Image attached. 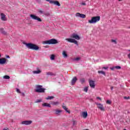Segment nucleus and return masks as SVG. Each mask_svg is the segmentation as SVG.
<instances>
[{
    "mask_svg": "<svg viewBox=\"0 0 130 130\" xmlns=\"http://www.w3.org/2000/svg\"><path fill=\"white\" fill-rule=\"evenodd\" d=\"M70 37L71 38H67L65 39V40L68 41V42H70L71 43H75L77 46L79 45V44H78V41H77V40H80V39H81V38H80V36H79V35L73 33L71 35Z\"/></svg>",
    "mask_w": 130,
    "mask_h": 130,
    "instance_id": "obj_1",
    "label": "nucleus"
},
{
    "mask_svg": "<svg viewBox=\"0 0 130 130\" xmlns=\"http://www.w3.org/2000/svg\"><path fill=\"white\" fill-rule=\"evenodd\" d=\"M23 43L24 45H26V47L29 49H32L33 50H38L39 49V47L35 44L32 43H26L25 42H23Z\"/></svg>",
    "mask_w": 130,
    "mask_h": 130,
    "instance_id": "obj_2",
    "label": "nucleus"
},
{
    "mask_svg": "<svg viewBox=\"0 0 130 130\" xmlns=\"http://www.w3.org/2000/svg\"><path fill=\"white\" fill-rule=\"evenodd\" d=\"M43 86H42V85H36V89L35 90V92L37 93H44L46 89L43 88Z\"/></svg>",
    "mask_w": 130,
    "mask_h": 130,
    "instance_id": "obj_3",
    "label": "nucleus"
},
{
    "mask_svg": "<svg viewBox=\"0 0 130 130\" xmlns=\"http://www.w3.org/2000/svg\"><path fill=\"white\" fill-rule=\"evenodd\" d=\"M99 21H100V16H95L92 17L91 20H89L88 23L89 24H96Z\"/></svg>",
    "mask_w": 130,
    "mask_h": 130,
    "instance_id": "obj_4",
    "label": "nucleus"
},
{
    "mask_svg": "<svg viewBox=\"0 0 130 130\" xmlns=\"http://www.w3.org/2000/svg\"><path fill=\"white\" fill-rule=\"evenodd\" d=\"M58 43L57 40L54 39H51L43 42V44H56Z\"/></svg>",
    "mask_w": 130,
    "mask_h": 130,
    "instance_id": "obj_5",
    "label": "nucleus"
},
{
    "mask_svg": "<svg viewBox=\"0 0 130 130\" xmlns=\"http://www.w3.org/2000/svg\"><path fill=\"white\" fill-rule=\"evenodd\" d=\"M29 17L32 19V20H37L38 22H42V20L41 18H39L38 16L34 15V14H30Z\"/></svg>",
    "mask_w": 130,
    "mask_h": 130,
    "instance_id": "obj_6",
    "label": "nucleus"
},
{
    "mask_svg": "<svg viewBox=\"0 0 130 130\" xmlns=\"http://www.w3.org/2000/svg\"><path fill=\"white\" fill-rule=\"evenodd\" d=\"M96 105L98 106V108L99 109H100L102 111H105V109L104 108V107H103V105L98 103H96Z\"/></svg>",
    "mask_w": 130,
    "mask_h": 130,
    "instance_id": "obj_7",
    "label": "nucleus"
},
{
    "mask_svg": "<svg viewBox=\"0 0 130 130\" xmlns=\"http://www.w3.org/2000/svg\"><path fill=\"white\" fill-rule=\"evenodd\" d=\"M32 122L31 120H25L22 121L21 124H24L25 125H29V124H31Z\"/></svg>",
    "mask_w": 130,
    "mask_h": 130,
    "instance_id": "obj_8",
    "label": "nucleus"
},
{
    "mask_svg": "<svg viewBox=\"0 0 130 130\" xmlns=\"http://www.w3.org/2000/svg\"><path fill=\"white\" fill-rule=\"evenodd\" d=\"M75 16L76 17H78L79 18H82V19H85V18H86V15L81 14L80 13H77Z\"/></svg>",
    "mask_w": 130,
    "mask_h": 130,
    "instance_id": "obj_9",
    "label": "nucleus"
},
{
    "mask_svg": "<svg viewBox=\"0 0 130 130\" xmlns=\"http://www.w3.org/2000/svg\"><path fill=\"white\" fill-rule=\"evenodd\" d=\"M89 86L92 89H94L95 88V82L93 80H90L89 81Z\"/></svg>",
    "mask_w": 130,
    "mask_h": 130,
    "instance_id": "obj_10",
    "label": "nucleus"
},
{
    "mask_svg": "<svg viewBox=\"0 0 130 130\" xmlns=\"http://www.w3.org/2000/svg\"><path fill=\"white\" fill-rule=\"evenodd\" d=\"M41 70L38 68H37V71H34L32 73L35 75H39V74H41Z\"/></svg>",
    "mask_w": 130,
    "mask_h": 130,
    "instance_id": "obj_11",
    "label": "nucleus"
},
{
    "mask_svg": "<svg viewBox=\"0 0 130 130\" xmlns=\"http://www.w3.org/2000/svg\"><path fill=\"white\" fill-rule=\"evenodd\" d=\"M1 19L2 21H7V17H6V15H5L4 13H1Z\"/></svg>",
    "mask_w": 130,
    "mask_h": 130,
    "instance_id": "obj_12",
    "label": "nucleus"
},
{
    "mask_svg": "<svg viewBox=\"0 0 130 130\" xmlns=\"http://www.w3.org/2000/svg\"><path fill=\"white\" fill-rule=\"evenodd\" d=\"M7 61L6 58H0V64H5Z\"/></svg>",
    "mask_w": 130,
    "mask_h": 130,
    "instance_id": "obj_13",
    "label": "nucleus"
},
{
    "mask_svg": "<svg viewBox=\"0 0 130 130\" xmlns=\"http://www.w3.org/2000/svg\"><path fill=\"white\" fill-rule=\"evenodd\" d=\"M51 4H53V5H55V6H57L58 7H60V4H59V2L58 1H51Z\"/></svg>",
    "mask_w": 130,
    "mask_h": 130,
    "instance_id": "obj_14",
    "label": "nucleus"
},
{
    "mask_svg": "<svg viewBox=\"0 0 130 130\" xmlns=\"http://www.w3.org/2000/svg\"><path fill=\"white\" fill-rule=\"evenodd\" d=\"M81 116L83 117V118H87L88 116V113L86 112H82L81 113Z\"/></svg>",
    "mask_w": 130,
    "mask_h": 130,
    "instance_id": "obj_15",
    "label": "nucleus"
},
{
    "mask_svg": "<svg viewBox=\"0 0 130 130\" xmlns=\"http://www.w3.org/2000/svg\"><path fill=\"white\" fill-rule=\"evenodd\" d=\"M77 77H74L71 81L72 85H75V84L77 82Z\"/></svg>",
    "mask_w": 130,
    "mask_h": 130,
    "instance_id": "obj_16",
    "label": "nucleus"
},
{
    "mask_svg": "<svg viewBox=\"0 0 130 130\" xmlns=\"http://www.w3.org/2000/svg\"><path fill=\"white\" fill-rule=\"evenodd\" d=\"M42 106H43V107H51V106H50V104L47 103H44L42 104Z\"/></svg>",
    "mask_w": 130,
    "mask_h": 130,
    "instance_id": "obj_17",
    "label": "nucleus"
},
{
    "mask_svg": "<svg viewBox=\"0 0 130 130\" xmlns=\"http://www.w3.org/2000/svg\"><path fill=\"white\" fill-rule=\"evenodd\" d=\"M55 114H57V115H59L61 112H62V111L60 110H55Z\"/></svg>",
    "mask_w": 130,
    "mask_h": 130,
    "instance_id": "obj_18",
    "label": "nucleus"
},
{
    "mask_svg": "<svg viewBox=\"0 0 130 130\" xmlns=\"http://www.w3.org/2000/svg\"><path fill=\"white\" fill-rule=\"evenodd\" d=\"M46 75L47 76H55V74H54L53 73L50 72H46Z\"/></svg>",
    "mask_w": 130,
    "mask_h": 130,
    "instance_id": "obj_19",
    "label": "nucleus"
},
{
    "mask_svg": "<svg viewBox=\"0 0 130 130\" xmlns=\"http://www.w3.org/2000/svg\"><path fill=\"white\" fill-rule=\"evenodd\" d=\"M98 73V74H102V75H103L104 76H106V73L103 71H99Z\"/></svg>",
    "mask_w": 130,
    "mask_h": 130,
    "instance_id": "obj_20",
    "label": "nucleus"
},
{
    "mask_svg": "<svg viewBox=\"0 0 130 130\" xmlns=\"http://www.w3.org/2000/svg\"><path fill=\"white\" fill-rule=\"evenodd\" d=\"M62 55L64 58L68 57V54H67V52H66V51H63Z\"/></svg>",
    "mask_w": 130,
    "mask_h": 130,
    "instance_id": "obj_21",
    "label": "nucleus"
},
{
    "mask_svg": "<svg viewBox=\"0 0 130 130\" xmlns=\"http://www.w3.org/2000/svg\"><path fill=\"white\" fill-rule=\"evenodd\" d=\"M54 58H55V55H54V54H52L50 55L51 60H54Z\"/></svg>",
    "mask_w": 130,
    "mask_h": 130,
    "instance_id": "obj_22",
    "label": "nucleus"
},
{
    "mask_svg": "<svg viewBox=\"0 0 130 130\" xmlns=\"http://www.w3.org/2000/svg\"><path fill=\"white\" fill-rule=\"evenodd\" d=\"M0 31L1 33H2V34H4V35H6V34H7V32L5 31V30H4V28H0Z\"/></svg>",
    "mask_w": 130,
    "mask_h": 130,
    "instance_id": "obj_23",
    "label": "nucleus"
},
{
    "mask_svg": "<svg viewBox=\"0 0 130 130\" xmlns=\"http://www.w3.org/2000/svg\"><path fill=\"white\" fill-rule=\"evenodd\" d=\"M54 98V96H48L46 98L47 100H51V99H53Z\"/></svg>",
    "mask_w": 130,
    "mask_h": 130,
    "instance_id": "obj_24",
    "label": "nucleus"
},
{
    "mask_svg": "<svg viewBox=\"0 0 130 130\" xmlns=\"http://www.w3.org/2000/svg\"><path fill=\"white\" fill-rule=\"evenodd\" d=\"M51 104L52 105H58V104H59V103L58 102H52Z\"/></svg>",
    "mask_w": 130,
    "mask_h": 130,
    "instance_id": "obj_25",
    "label": "nucleus"
},
{
    "mask_svg": "<svg viewBox=\"0 0 130 130\" xmlns=\"http://www.w3.org/2000/svg\"><path fill=\"white\" fill-rule=\"evenodd\" d=\"M4 79H5L6 80H9L10 79V77L8 75H5L3 77Z\"/></svg>",
    "mask_w": 130,
    "mask_h": 130,
    "instance_id": "obj_26",
    "label": "nucleus"
},
{
    "mask_svg": "<svg viewBox=\"0 0 130 130\" xmlns=\"http://www.w3.org/2000/svg\"><path fill=\"white\" fill-rule=\"evenodd\" d=\"M44 14L45 16H46V17H49V16H50V13H49V12H46Z\"/></svg>",
    "mask_w": 130,
    "mask_h": 130,
    "instance_id": "obj_27",
    "label": "nucleus"
},
{
    "mask_svg": "<svg viewBox=\"0 0 130 130\" xmlns=\"http://www.w3.org/2000/svg\"><path fill=\"white\" fill-rule=\"evenodd\" d=\"M40 102H42V100H37V101L35 102V103H40Z\"/></svg>",
    "mask_w": 130,
    "mask_h": 130,
    "instance_id": "obj_28",
    "label": "nucleus"
},
{
    "mask_svg": "<svg viewBox=\"0 0 130 130\" xmlns=\"http://www.w3.org/2000/svg\"><path fill=\"white\" fill-rule=\"evenodd\" d=\"M109 69V67H102V70H108Z\"/></svg>",
    "mask_w": 130,
    "mask_h": 130,
    "instance_id": "obj_29",
    "label": "nucleus"
},
{
    "mask_svg": "<svg viewBox=\"0 0 130 130\" xmlns=\"http://www.w3.org/2000/svg\"><path fill=\"white\" fill-rule=\"evenodd\" d=\"M81 59V58L80 57H77L74 59V60H76V61H78Z\"/></svg>",
    "mask_w": 130,
    "mask_h": 130,
    "instance_id": "obj_30",
    "label": "nucleus"
},
{
    "mask_svg": "<svg viewBox=\"0 0 130 130\" xmlns=\"http://www.w3.org/2000/svg\"><path fill=\"white\" fill-rule=\"evenodd\" d=\"M83 91L84 92H86V93H87V92H88V87H86L84 88Z\"/></svg>",
    "mask_w": 130,
    "mask_h": 130,
    "instance_id": "obj_31",
    "label": "nucleus"
},
{
    "mask_svg": "<svg viewBox=\"0 0 130 130\" xmlns=\"http://www.w3.org/2000/svg\"><path fill=\"white\" fill-rule=\"evenodd\" d=\"M115 68L117 70H120L121 69V67L120 66H115Z\"/></svg>",
    "mask_w": 130,
    "mask_h": 130,
    "instance_id": "obj_32",
    "label": "nucleus"
},
{
    "mask_svg": "<svg viewBox=\"0 0 130 130\" xmlns=\"http://www.w3.org/2000/svg\"><path fill=\"white\" fill-rule=\"evenodd\" d=\"M77 124V122L75 120L73 121V125H76Z\"/></svg>",
    "mask_w": 130,
    "mask_h": 130,
    "instance_id": "obj_33",
    "label": "nucleus"
},
{
    "mask_svg": "<svg viewBox=\"0 0 130 130\" xmlns=\"http://www.w3.org/2000/svg\"><path fill=\"white\" fill-rule=\"evenodd\" d=\"M107 104H111V101L108 100L106 102Z\"/></svg>",
    "mask_w": 130,
    "mask_h": 130,
    "instance_id": "obj_34",
    "label": "nucleus"
},
{
    "mask_svg": "<svg viewBox=\"0 0 130 130\" xmlns=\"http://www.w3.org/2000/svg\"><path fill=\"white\" fill-rule=\"evenodd\" d=\"M124 99H125L126 100H128V99H129V96H124Z\"/></svg>",
    "mask_w": 130,
    "mask_h": 130,
    "instance_id": "obj_35",
    "label": "nucleus"
},
{
    "mask_svg": "<svg viewBox=\"0 0 130 130\" xmlns=\"http://www.w3.org/2000/svg\"><path fill=\"white\" fill-rule=\"evenodd\" d=\"M39 12L40 13V14H44V12L42 10H39Z\"/></svg>",
    "mask_w": 130,
    "mask_h": 130,
    "instance_id": "obj_36",
    "label": "nucleus"
},
{
    "mask_svg": "<svg viewBox=\"0 0 130 130\" xmlns=\"http://www.w3.org/2000/svg\"><path fill=\"white\" fill-rule=\"evenodd\" d=\"M16 91L17 92V93H21L20 89H19L18 88H16Z\"/></svg>",
    "mask_w": 130,
    "mask_h": 130,
    "instance_id": "obj_37",
    "label": "nucleus"
},
{
    "mask_svg": "<svg viewBox=\"0 0 130 130\" xmlns=\"http://www.w3.org/2000/svg\"><path fill=\"white\" fill-rule=\"evenodd\" d=\"M63 109L66 110V109L68 108L66 106H62Z\"/></svg>",
    "mask_w": 130,
    "mask_h": 130,
    "instance_id": "obj_38",
    "label": "nucleus"
},
{
    "mask_svg": "<svg viewBox=\"0 0 130 130\" xmlns=\"http://www.w3.org/2000/svg\"><path fill=\"white\" fill-rule=\"evenodd\" d=\"M63 109L66 110V109L68 108L66 106H62Z\"/></svg>",
    "mask_w": 130,
    "mask_h": 130,
    "instance_id": "obj_39",
    "label": "nucleus"
},
{
    "mask_svg": "<svg viewBox=\"0 0 130 130\" xmlns=\"http://www.w3.org/2000/svg\"><path fill=\"white\" fill-rule=\"evenodd\" d=\"M65 111L68 112V113H71V112H70V111H69V109H67L66 110H65Z\"/></svg>",
    "mask_w": 130,
    "mask_h": 130,
    "instance_id": "obj_40",
    "label": "nucleus"
},
{
    "mask_svg": "<svg viewBox=\"0 0 130 130\" xmlns=\"http://www.w3.org/2000/svg\"><path fill=\"white\" fill-rule=\"evenodd\" d=\"M112 42H113L114 43H115V44H116V41L114 40H112Z\"/></svg>",
    "mask_w": 130,
    "mask_h": 130,
    "instance_id": "obj_41",
    "label": "nucleus"
},
{
    "mask_svg": "<svg viewBox=\"0 0 130 130\" xmlns=\"http://www.w3.org/2000/svg\"><path fill=\"white\" fill-rule=\"evenodd\" d=\"M47 2H49V3L50 4H51V3L50 2H53V1H51V0H46Z\"/></svg>",
    "mask_w": 130,
    "mask_h": 130,
    "instance_id": "obj_42",
    "label": "nucleus"
},
{
    "mask_svg": "<svg viewBox=\"0 0 130 130\" xmlns=\"http://www.w3.org/2000/svg\"><path fill=\"white\" fill-rule=\"evenodd\" d=\"M81 5H82V6H86V3H81Z\"/></svg>",
    "mask_w": 130,
    "mask_h": 130,
    "instance_id": "obj_43",
    "label": "nucleus"
},
{
    "mask_svg": "<svg viewBox=\"0 0 130 130\" xmlns=\"http://www.w3.org/2000/svg\"><path fill=\"white\" fill-rule=\"evenodd\" d=\"M115 67H114L111 68V70H112V71H113V70H115Z\"/></svg>",
    "mask_w": 130,
    "mask_h": 130,
    "instance_id": "obj_44",
    "label": "nucleus"
},
{
    "mask_svg": "<svg viewBox=\"0 0 130 130\" xmlns=\"http://www.w3.org/2000/svg\"><path fill=\"white\" fill-rule=\"evenodd\" d=\"M36 2H38V3H40V2H41V0H36Z\"/></svg>",
    "mask_w": 130,
    "mask_h": 130,
    "instance_id": "obj_45",
    "label": "nucleus"
},
{
    "mask_svg": "<svg viewBox=\"0 0 130 130\" xmlns=\"http://www.w3.org/2000/svg\"><path fill=\"white\" fill-rule=\"evenodd\" d=\"M6 58H10V56L9 55L6 56Z\"/></svg>",
    "mask_w": 130,
    "mask_h": 130,
    "instance_id": "obj_46",
    "label": "nucleus"
},
{
    "mask_svg": "<svg viewBox=\"0 0 130 130\" xmlns=\"http://www.w3.org/2000/svg\"><path fill=\"white\" fill-rule=\"evenodd\" d=\"M96 98H97V99H99V100L101 101V99L100 97H98Z\"/></svg>",
    "mask_w": 130,
    "mask_h": 130,
    "instance_id": "obj_47",
    "label": "nucleus"
},
{
    "mask_svg": "<svg viewBox=\"0 0 130 130\" xmlns=\"http://www.w3.org/2000/svg\"><path fill=\"white\" fill-rule=\"evenodd\" d=\"M111 90H113V86H112V87H111Z\"/></svg>",
    "mask_w": 130,
    "mask_h": 130,
    "instance_id": "obj_48",
    "label": "nucleus"
},
{
    "mask_svg": "<svg viewBox=\"0 0 130 130\" xmlns=\"http://www.w3.org/2000/svg\"><path fill=\"white\" fill-rule=\"evenodd\" d=\"M23 96H25V94L24 93H22Z\"/></svg>",
    "mask_w": 130,
    "mask_h": 130,
    "instance_id": "obj_49",
    "label": "nucleus"
},
{
    "mask_svg": "<svg viewBox=\"0 0 130 130\" xmlns=\"http://www.w3.org/2000/svg\"><path fill=\"white\" fill-rule=\"evenodd\" d=\"M119 2H121V1H122V0H118Z\"/></svg>",
    "mask_w": 130,
    "mask_h": 130,
    "instance_id": "obj_50",
    "label": "nucleus"
},
{
    "mask_svg": "<svg viewBox=\"0 0 130 130\" xmlns=\"http://www.w3.org/2000/svg\"><path fill=\"white\" fill-rule=\"evenodd\" d=\"M82 82H84V79H82Z\"/></svg>",
    "mask_w": 130,
    "mask_h": 130,
    "instance_id": "obj_51",
    "label": "nucleus"
},
{
    "mask_svg": "<svg viewBox=\"0 0 130 130\" xmlns=\"http://www.w3.org/2000/svg\"><path fill=\"white\" fill-rule=\"evenodd\" d=\"M3 130H8V129H3Z\"/></svg>",
    "mask_w": 130,
    "mask_h": 130,
    "instance_id": "obj_52",
    "label": "nucleus"
},
{
    "mask_svg": "<svg viewBox=\"0 0 130 130\" xmlns=\"http://www.w3.org/2000/svg\"><path fill=\"white\" fill-rule=\"evenodd\" d=\"M130 28V27H129Z\"/></svg>",
    "mask_w": 130,
    "mask_h": 130,
    "instance_id": "obj_53",
    "label": "nucleus"
}]
</instances>
